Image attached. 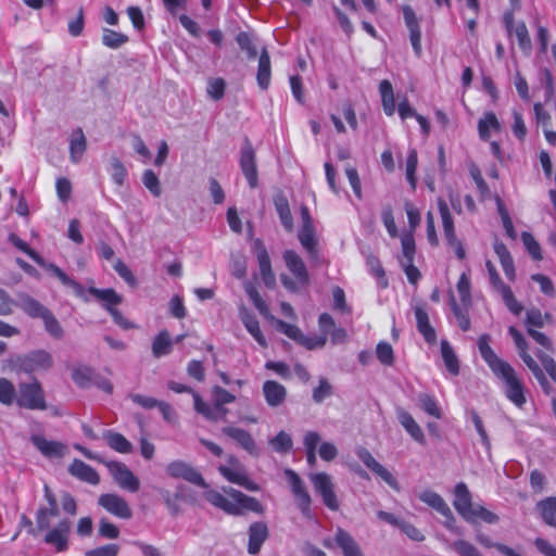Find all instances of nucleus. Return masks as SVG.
Wrapping results in <instances>:
<instances>
[{
  "label": "nucleus",
  "mask_w": 556,
  "mask_h": 556,
  "mask_svg": "<svg viewBox=\"0 0 556 556\" xmlns=\"http://www.w3.org/2000/svg\"><path fill=\"white\" fill-rule=\"evenodd\" d=\"M491 337L483 333L478 338V349L495 377L504 383L506 399L517 408H523L527 403V389L515 368L506 361L500 358L490 345Z\"/></svg>",
  "instance_id": "f257e3e1"
},
{
  "label": "nucleus",
  "mask_w": 556,
  "mask_h": 556,
  "mask_svg": "<svg viewBox=\"0 0 556 556\" xmlns=\"http://www.w3.org/2000/svg\"><path fill=\"white\" fill-rule=\"evenodd\" d=\"M205 498L213 506L231 516H242L249 511L263 516L266 510L257 498L231 486L225 488L224 494L215 490L207 491Z\"/></svg>",
  "instance_id": "f03ea898"
},
{
  "label": "nucleus",
  "mask_w": 556,
  "mask_h": 556,
  "mask_svg": "<svg viewBox=\"0 0 556 556\" xmlns=\"http://www.w3.org/2000/svg\"><path fill=\"white\" fill-rule=\"evenodd\" d=\"M9 241L20 251L28 255L36 264L40 267H43L50 274L55 276L63 286L71 288L77 298L87 301L86 290L78 281L71 278L63 269H61L58 265L53 263H46L45 260L40 256V254L31 249L29 244L21 239L16 233L11 232L8 237Z\"/></svg>",
  "instance_id": "7ed1b4c3"
},
{
  "label": "nucleus",
  "mask_w": 556,
  "mask_h": 556,
  "mask_svg": "<svg viewBox=\"0 0 556 556\" xmlns=\"http://www.w3.org/2000/svg\"><path fill=\"white\" fill-rule=\"evenodd\" d=\"M282 258L288 270L292 274L293 278L289 276H281L282 286L290 292H296L299 287H306L309 285V274L302 257L294 250H286Z\"/></svg>",
  "instance_id": "20e7f679"
},
{
  "label": "nucleus",
  "mask_w": 556,
  "mask_h": 556,
  "mask_svg": "<svg viewBox=\"0 0 556 556\" xmlns=\"http://www.w3.org/2000/svg\"><path fill=\"white\" fill-rule=\"evenodd\" d=\"M508 333L513 338L516 349L518 351V354L522 362L526 364V366L529 368V370L532 372L536 381L539 382L542 391L549 395L553 391V387L547 380L543 369L541 366L534 361V358L531 356L529 352V345L526 341L522 333L514 326H510L508 328Z\"/></svg>",
  "instance_id": "39448f33"
},
{
  "label": "nucleus",
  "mask_w": 556,
  "mask_h": 556,
  "mask_svg": "<svg viewBox=\"0 0 556 556\" xmlns=\"http://www.w3.org/2000/svg\"><path fill=\"white\" fill-rule=\"evenodd\" d=\"M16 406L28 410H46L48 403L42 384L36 378L29 382H20L17 386Z\"/></svg>",
  "instance_id": "423d86ee"
},
{
  "label": "nucleus",
  "mask_w": 556,
  "mask_h": 556,
  "mask_svg": "<svg viewBox=\"0 0 556 556\" xmlns=\"http://www.w3.org/2000/svg\"><path fill=\"white\" fill-rule=\"evenodd\" d=\"M9 363L15 371L33 374L50 369L53 365V359L49 352L35 350L27 354L14 355L10 358Z\"/></svg>",
  "instance_id": "0eeeda50"
},
{
  "label": "nucleus",
  "mask_w": 556,
  "mask_h": 556,
  "mask_svg": "<svg viewBox=\"0 0 556 556\" xmlns=\"http://www.w3.org/2000/svg\"><path fill=\"white\" fill-rule=\"evenodd\" d=\"M218 471L227 481L238 484L250 492H258L261 490L260 485L249 478L244 466L233 455L228 456V465L219 466Z\"/></svg>",
  "instance_id": "6e6552de"
},
{
  "label": "nucleus",
  "mask_w": 556,
  "mask_h": 556,
  "mask_svg": "<svg viewBox=\"0 0 556 556\" xmlns=\"http://www.w3.org/2000/svg\"><path fill=\"white\" fill-rule=\"evenodd\" d=\"M402 255L399 263L404 270L410 285H416L421 278L420 270L414 265L416 255V243L412 232L404 233L401 237Z\"/></svg>",
  "instance_id": "1a4fd4ad"
},
{
  "label": "nucleus",
  "mask_w": 556,
  "mask_h": 556,
  "mask_svg": "<svg viewBox=\"0 0 556 556\" xmlns=\"http://www.w3.org/2000/svg\"><path fill=\"white\" fill-rule=\"evenodd\" d=\"M285 476L290 484L291 492L294 496L298 508L302 516L306 519H313L312 497L301 477L292 469H286Z\"/></svg>",
  "instance_id": "9d476101"
},
{
  "label": "nucleus",
  "mask_w": 556,
  "mask_h": 556,
  "mask_svg": "<svg viewBox=\"0 0 556 556\" xmlns=\"http://www.w3.org/2000/svg\"><path fill=\"white\" fill-rule=\"evenodd\" d=\"M438 210L442 219L443 233L447 244L454 250L457 258L464 260L466 257V250L460 240L456 237L455 225L453 216L446 201L442 198L437 200Z\"/></svg>",
  "instance_id": "9b49d317"
},
{
  "label": "nucleus",
  "mask_w": 556,
  "mask_h": 556,
  "mask_svg": "<svg viewBox=\"0 0 556 556\" xmlns=\"http://www.w3.org/2000/svg\"><path fill=\"white\" fill-rule=\"evenodd\" d=\"M309 480L315 492L320 495L324 505L330 510L337 511L340 505L331 477L326 472H316L309 475Z\"/></svg>",
  "instance_id": "f8f14e48"
},
{
  "label": "nucleus",
  "mask_w": 556,
  "mask_h": 556,
  "mask_svg": "<svg viewBox=\"0 0 556 556\" xmlns=\"http://www.w3.org/2000/svg\"><path fill=\"white\" fill-rule=\"evenodd\" d=\"M503 23L506 28L508 36L515 35L518 41L519 48L525 53H530L532 49L531 38L523 21L515 22V15L513 11H505L503 14Z\"/></svg>",
  "instance_id": "ddd939ff"
},
{
  "label": "nucleus",
  "mask_w": 556,
  "mask_h": 556,
  "mask_svg": "<svg viewBox=\"0 0 556 556\" xmlns=\"http://www.w3.org/2000/svg\"><path fill=\"white\" fill-rule=\"evenodd\" d=\"M240 168L250 188H256L258 185V175L255 161V151L248 137L244 138V143L241 149Z\"/></svg>",
  "instance_id": "4468645a"
},
{
  "label": "nucleus",
  "mask_w": 556,
  "mask_h": 556,
  "mask_svg": "<svg viewBox=\"0 0 556 556\" xmlns=\"http://www.w3.org/2000/svg\"><path fill=\"white\" fill-rule=\"evenodd\" d=\"M166 472L169 477L184 479L197 486L206 488L207 484L203 476L190 464L182 460H174L166 466Z\"/></svg>",
  "instance_id": "2eb2a0df"
},
{
  "label": "nucleus",
  "mask_w": 556,
  "mask_h": 556,
  "mask_svg": "<svg viewBox=\"0 0 556 556\" xmlns=\"http://www.w3.org/2000/svg\"><path fill=\"white\" fill-rule=\"evenodd\" d=\"M105 465L116 483L122 489L129 492H137L140 489L139 479L124 463L112 460L105 463Z\"/></svg>",
  "instance_id": "dca6fc26"
},
{
  "label": "nucleus",
  "mask_w": 556,
  "mask_h": 556,
  "mask_svg": "<svg viewBox=\"0 0 556 556\" xmlns=\"http://www.w3.org/2000/svg\"><path fill=\"white\" fill-rule=\"evenodd\" d=\"M98 504L109 514L124 520L132 517V511L125 498L115 493H104L98 498Z\"/></svg>",
  "instance_id": "f3484780"
},
{
  "label": "nucleus",
  "mask_w": 556,
  "mask_h": 556,
  "mask_svg": "<svg viewBox=\"0 0 556 556\" xmlns=\"http://www.w3.org/2000/svg\"><path fill=\"white\" fill-rule=\"evenodd\" d=\"M356 454L357 457L369 470H371L375 475L380 477L391 489H393L394 491H400V484L395 477L379 462H377L367 448L359 447Z\"/></svg>",
  "instance_id": "a211bd4d"
},
{
  "label": "nucleus",
  "mask_w": 556,
  "mask_h": 556,
  "mask_svg": "<svg viewBox=\"0 0 556 556\" xmlns=\"http://www.w3.org/2000/svg\"><path fill=\"white\" fill-rule=\"evenodd\" d=\"M71 531V521L66 518L61 519L56 527L48 529L43 542L54 546L55 551L61 553L68 548V535Z\"/></svg>",
  "instance_id": "6ab92c4d"
},
{
  "label": "nucleus",
  "mask_w": 556,
  "mask_h": 556,
  "mask_svg": "<svg viewBox=\"0 0 556 556\" xmlns=\"http://www.w3.org/2000/svg\"><path fill=\"white\" fill-rule=\"evenodd\" d=\"M489 279L492 288L502 295L503 302L509 312L516 316L520 315L523 311V306L515 298L511 288L504 283L497 270L489 274Z\"/></svg>",
  "instance_id": "aec40b11"
},
{
  "label": "nucleus",
  "mask_w": 556,
  "mask_h": 556,
  "mask_svg": "<svg viewBox=\"0 0 556 556\" xmlns=\"http://www.w3.org/2000/svg\"><path fill=\"white\" fill-rule=\"evenodd\" d=\"M253 249L256 254L260 274L263 282L266 287L273 288L276 283V278L271 268V262L268 251L261 239L254 240Z\"/></svg>",
  "instance_id": "412c9836"
},
{
  "label": "nucleus",
  "mask_w": 556,
  "mask_h": 556,
  "mask_svg": "<svg viewBox=\"0 0 556 556\" xmlns=\"http://www.w3.org/2000/svg\"><path fill=\"white\" fill-rule=\"evenodd\" d=\"M269 538V529L265 521H254L248 529V553L256 555L261 552L263 544Z\"/></svg>",
  "instance_id": "4be33fe9"
},
{
  "label": "nucleus",
  "mask_w": 556,
  "mask_h": 556,
  "mask_svg": "<svg viewBox=\"0 0 556 556\" xmlns=\"http://www.w3.org/2000/svg\"><path fill=\"white\" fill-rule=\"evenodd\" d=\"M405 25L409 31V40L417 56L421 54V29L415 11L408 4L402 7Z\"/></svg>",
  "instance_id": "5701e85b"
},
{
  "label": "nucleus",
  "mask_w": 556,
  "mask_h": 556,
  "mask_svg": "<svg viewBox=\"0 0 556 556\" xmlns=\"http://www.w3.org/2000/svg\"><path fill=\"white\" fill-rule=\"evenodd\" d=\"M419 500L424 503H426L427 505H429L430 507H432L433 509H435L438 513H440L442 516H444L446 518V522H445V526L447 529L450 530H454V523H455V518L452 514V510L450 509L448 505L445 503V501L443 500V497L433 492V491H430V490H427V491H424L422 493H420L419 495Z\"/></svg>",
  "instance_id": "b1692460"
},
{
  "label": "nucleus",
  "mask_w": 556,
  "mask_h": 556,
  "mask_svg": "<svg viewBox=\"0 0 556 556\" xmlns=\"http://www.w3.org/2000/svg\"><path fill=\"white\" fill-rule=\"evenodd\" d=\"M223 433L235 440L241 448L247 451L251 456L258 457L260 450L251 433L238 427H224Z\"/></svg>",
  "instance_id": "393cba45"
},
{
  "label": "nucleus",
  "mask_w": 556,
  "mask_h": 556,
  "mask_svg": "<svg viewBox=\"0 0 556 556\" xmlns=\"http://www.w3.org/2000/svg\"><path fill=\"white\" fill-rule=\"evenodd\" d=\"M298 239L306 251L309 261L314 264H318L320 261V253L315 226L301 227L298 232Z\"/></svg>",
  "instance_id": "a878e982"
},
{
  "label": "nucleus",
  "mask_w": 556,
  "mask_h": 556,
  "mask_svg": "<svg viewBox=\"0 0 556 556\" xmlns=\"http://www.w3.org/2000/svg\"><path fill=\"white\" fill-rule=\"evenodd\" d=\"M263 395L269 407L281 406L287 399V389L276 380H266L263 383Z\"/></svg>",
  "instance_id": "bb28decb"
},
{
  "label": "nucleus",
  "mask_w": 556,
  "mask_h": 556,
  "mask_svg": "<svg viewBox=\"0 0 556 556\" xmlns=\"http://www.w3.org/2000/svg\"><path fill=\"white\" fill-rule=\"evenodd\" d=\"M36 448L48 458H61L64 456L66 446L58 441H49L45 437L35 434L30 438Z\"/></svg>",
  "instance_id": "cd10ccee"
},
{
  "label": "nucleus",
  "mask_w": 556,
  "mask_h": 556,
  "mask_svg": "<svg viewBox=\"0 0 556 556\" xmlns=\"http://www.w3.org/2000/svg\"><path fill=\"white\" fill-rule=\"evenodd\" d=\"M68 472L80 481L97 485L100 482L99 473L90 465L75 458L68 466Z\"/></svg>",
  "instance_id": "c85d7f7f"
},
{
  "label": "nucleus",
  "mask_w": 556,
  "mask_h": 556,
  "mask_svg": "<svg viewBox=\"0 0 556 556\" xmlns=\"http://www.w3.org/2000/svg\"><path fill=\"white\" fill-rule=\"evenodd\" d=\"M455 498L453 505L456 511L465 519L469 518L471 509L473 508L471 502V494L464 482H459L455 485L454 490Z\"/></svg>",
  "instance_id": "c756f323"
},
{
  "label": "nucleus",
  "mask_w": 556,
  "mask_h": 556,
  "mask_svg": "<svg viewBox=\"0 0 556 556\" xmlns=\"http://www.w3.org/2000/svg\"><path fill=\"white\" fill-rule=\"evenodd\" d=\"M416 325L424 340L430 344H437L438 338L435 329L431 326L428 313L420 306L415 308Z\"/></svg>",
  "instance_id": "7c9ffc66"
},
{
  "label": "nucleus",
  "mask_w": 556,
  "mask_h": 556,
  "mask_svg": "<svg viewBox=\"0 0 556 556\" xmlns=\"http://www.w3.org/2000/svg\"><path fill=\"white\" fill-rule=\"evenodd\" d=\"M271 80V64L270 55L266 48L261 50L258 56V66L256 73V81L262 90H267L270 86Z\"/></svg>",
  "instance_id": "2f4dec72"
},
{
  "label": "nucleus",
  "mask_w": 556,
  "mask_h": 556,
  "mask_svg": "<svg viewBox=\"0 0 556 556\" xmlns=\"http://www.w3.org/2000/svg\"><path fill=\"white\" fill-rule=\"evenodd\" d=\"M28 317L42 319L50 309L28 294L20 295L15 303Z\"/></svg>",
  "instance_id": "473e14b6"
},
{
  "label": "nucleus",
  "mask_w": 556,
  "mask_h": 556,
  "mask_svg": "<svg viewBox=\"0 0 556 556\" xmlns=\"http://www.w3.org/2000/svg\"><path fill=\"white\" fill-rule=\"evenodd\" d=\"M397 419L407 433L419 444H426L425 434L414 417L404 409L397 410Z\"/></svg>",
  "instance_id": "72a5a7b5"
},
{
  "label": "nucleus",
  "mask_w": 556,
  "mask_h": 556,
  "mask_svg": "<svg viewBox=\"0 0 556 556\" xmlns=\"http://www.w3.org/2000/svg\"><path fill=\"white\" fill-rule=\"evenodd\" d=\"M334 541L337 545L342 549L344 556H364L358 544L344 529H337Z\"/></svg>",
  "instance_id": "f704fd0d"
},
{
  "label": "nucleus",
  "mask_w": 556,
  "mask_h": 556,
  "mask_svg": "<svg viewBox=\"0 0 556 556\" xmlns=\"http://www.w3.org/2000/svg\"><path fill=\"white\" fill-rule=\"evenodd\" d=\"M88 292L103 302V307L109 314L123 301L122 296L112 288L98 289L96 287H89Z\"/></svg>",
  "instance_id": "c9c22d12"
},
{
  "label": "nucleus",
  "mask_w": 556,
  "mask_h": 556,
  "mask_svg": "<svg viewBox=\"0 0 556 556\" xmlns=\"http://www.w3.org/2000/svg\"><path fill=\"white\" fill-rule=\"evenodd\" d=\"M211 395L215 409L219 416L225 417L228 410L224 408V405L233 403L236 401V396L219 386H214L212 388Z\"/></svg>",
  "instance_id": "e433bc0d"
},
{
  "label": "nucleus",
  "mask_w": 556,
  "mask_h": 556,
  "mask_svg": "<svg viewBox=\"0 0 556 556\" xmlns=\"http://www.w3.org/2000/svg\"><path fill=\"white\" fill-rule=\"evenodd\" d=\"M87 148L83 129H75L70 139V157L73 163H78Z\"/></svg>",
  "instance_id": "4c0bfd02"
},
{
  "label": "nucleus",
  "mask_w": 556,
  "mask_h": 556,
  "mask_svg": "<svg viewBox=\"0 0 556 556\" xmlns=\"http://www.w3.org/2000/svg\"><path fill=\"white\" fill-rule=\"evenodd\" d=\"M379 92L384 114L388 116L394 115L396 105L392 84L388 79L381 80L379 84Z\"/></svg>",
  "instance_id": "58836bf2"
},
{
  "label": "nucleus",
  "mask_w": 556,
  "mask_h": 556,
  "mask_svg": "<svg viewBox=\"0 0 556 556\" xmlns=\"http://www.w3.org/2000/svg\"><path fill=\"white\" fill-rule=\"evenodd\" d=\"M491 130L496 132L501 131V124L495 113L486 112L478 122L479 137L484 141L489 140L491 137Z\"/></svg>",
  "instance_id": "ea45409f"
},
{
  "label": "nucleus",
  "mask_w": 556,
  "mask_h": 556,
  "mask_svg": "<svg viewBox=\"0 0 556 556\" xmlns=\"http://www.w3.org/2000/svg\"><path fill=\"white\" fill-rule=\"evenodd\" d=\"M173 350V341L167 330L160 331L152 342V354L154 357L160 358L168 355Z\"/></svg>",
  "instance_id": "a19ab883"
},
{
  "label": "nucleus",
  "mask_w": 556,
  "mask_h": 556,
  "mask_svg": "<svg viewBox=\"0 0 556 556\" xmlns=\"http://www.w3.org/2000/svg\"><path fill=\"white\" fill-rule=\"evenodd\" d=\"M536 507L543 521L547 526L556 528V497H546L540 501Z\"/></svg>",
  "instance_id": "79ce46f5"
},
{
  "label": "nucleus",
  "mask_w": 556,
  "mask_h": 556,
  "mask_svg": "<svg viewBox=\"0 0 556 556\" xmlns=\"http://www.w3.org/2000/svg\"><path fill=\"white\" fill-rule=\"evenodd\" d=\"M274 203L283 228L291 232L293 230V217L288 199L285 195H278L275 198Z\"/></svg>",
  "instance_id": "37998d69"
},
{
  "label": "nucleus",
  "mask_w": 556,
  "mask_h": 556,
  "mask_svg": "<svg viewBox=\"0 0 556 556\" xmlns=\"http://www.w3.org/2000/svg\"><path fill=\"white\" fill-rule=\"evenodd\" d=\"M104 439L108 445L118 453L128 454L132 451L131 443L123 434L118 432L108 430L104 433Z\"/></svg>",
  "instance_id": "c03bdc74"
},
{
  "label": "nucleus",
  "mask_w": 556,
  "mask_h": 556,
  "mask_svg": "<svg viewBox=\"0 0 556 556\" xmlns=\"http://www.w3.org/2000/svg\"><path fill=\"white\" fill-rule=\"evenodd\" d=\"M441 355L447 371L453 376H457L459 374V362L447 340L441 341Z\"/></svg>",
  "instance_id": "a18cd8bd"
},
{
  "label": "nucleus",
  "mask_w": 556,
  "mask_h": 556,
  "mask_svg": "<svg viewBox=\"0 0 556 556\" xmlns=\"http://www.w3.org/2000/svg\"><path fill=\"white\" fill-rule=\"evenodd\" d=\"M450 306L457 320L458 327L463 331H468L471 327L470 317L468 313L469 307L462 308V306L456 302V299L452 291L450 292Z\"/></svg>",
  "instance_id": "49530a36"
},
{
  "label": "nucleus",
  "mask_w": 556,
  "mask_h": 556,
  "mask_svg": "<svg viewBox=\"0 0 556 556\" xmlns=\"http://www.w3.org/2000/svg\"><path fill=\"white\" fill-rule=\"evenodd\" d=\"M321 438L316 431H307L304 435L303 444L305 447L306 460L311 466L316 464V450Z\"/></svg>",
  "instance_id": "de8ad7c7"
},
{
  "label": "nucleus",
  "mask_w": 556,
  "mask_h": 556,
  "mask_svg": "<svg viewBox=\"0 0 556 556\" xmlns=\"http://www.w3.org/2000/svg\"><path fill=\"white\" fill-rule=\"evenodd\" d=\"M17 389L13 382L7 378H0V403L5 406L16 404Z\"/></svg>",
  "instance_id": "09e8293b"
},
{
  "label": "nucleus",
  "mask_w": 556,
  "mask_h": 556,
  "mask_svg": "<svg viewBox=\"0 0 556 556\" xmlns=\"http://www.w3.org/2000/svg\"><path fill=\"white\" fill-rule=\"evenodd\" d=\"M456 288H457L463 307H470L471 303H472L471 283H470L469 276L466 273H463L459 276Z\"/></svg>",
  "instance_id": "8fccbe9b"
},
{
  "label": "nucleus",
  "mask_w": 556,
  "mask_h": 556,
  "mask_svg": "<svg viewBox=\"0 0 556 556\" xmlns=\"http://www.w3.org/2000/svg\"><path fill=\"white\" fill-rule=\"evenodd\" d=\"M242 321L250 332V334L255 339V341L263 348L267 346L266 339L261 330L260 323L257 318L253 315H247L242 318Z\"/></svg>",
  "instance_id": "3c124183"
},
{
  "label": "nucleus",
  "mask_w": 556,
  "mask_h": 556,
  "mask_svg": "<svg viewBox=\"0 0 556 556\" xmlns=\"http://www.w3.org/2000/svg\"><path fill=\"white\" fill-rule=\"evenodd\" d=\"M367 266L369 268V273L379 279V285L382 289L388 288L389 281L386 277V270L379 260L376 255H369L367 257Z\"/></svg>",
  "instance_id": "603ef678"
},
{
  "label": "nucleus",
  "mask_w": 556,
  "mask_h": 556,
  "mask_svg": "<svg viewBox=\"0 0 556 556\" xmlns=\"http://www.w3.org/2000/svg\"><path fill=\"white\" fill-rule=\"evenodd\" d=\"M128 41V36L115 31L110 28H104L102 34V43L110 49H117Z\"/></svg>",
  "instance_id": "864d4df0"
},
{
  "label": "nucleus",
  "mask_w": 556,
  "mask_h": 556,
  "mask_svg": "<svg viewBox=\"0 0 556 556\" xmlns=\"http://www.w3.org/2000/svg\"><path fill=\"white\" fill-rule=\"evenodd\" d=\"M192 397L194 403V409L197 413L201 414L208 420H216L218 418L219 414L215 409V406L213 405L212 407L206 402H204L197 391H194Z\"/></svg>",
  "instance_id": "5fc2aeb1"
},
{
  "label": "nucleus",
  "mask_w": 556,
  "mask_h": 556,
  "mask_svg": "<svg viewBox=\"0 0 556 556\" xmlns=\"http://www.w3.org/2000/svg\"><path fill=\"white\" fill-rule=\"evenodd\" d=\"M419 406L429 416H432L437 419H440L442 417L441 409L438 406L437 400L433 395L427 393L420 394Z\"/></svg>",
  "instance_id": "6e6d98bb"
},
{
  "label": "nucleus",
  "mask_w": 556,
  "mask_h": 556,
  "mask_svg": "<svg viewBox=\"0 0 556 556\" xmlns=\"http://www.w3.org/2000/svg\"><path fill=\"white\" fill-rule=\"evenodd\" d=\"M269 444L276 452L281 454L290 452L293 446L290 434L285 431H279L273 439H270Z\"/></svg>",
  "instance_id": "4d7b16f0"
},
{
  "label": "nucleus",
  "mask_w": 556,
  "mask_h": 556,
  "mask_svg": "<svg viewBox=\"0 0 556 556\" xmlns=\"http://www.w3.org/2000/svg\"><path fill=\"white\" fill-rule=\"evenodd\" d=\"M45 325L46 331L54 339H62L64 336V330L60 324V321L56 319V317L53 315L51 311L46 313L43 318L41 319Z\"/></svg>",
  "instance_id": "13d9d810"
},
{
  "label": "nucleus",
  "mask_w": 556,
  "mask_h": 556,
  "mask_svg": "<svg viewBox=\"0 0 556 556\" xmlns=\"http://www.w3.org/2000/svg\"><path fill=\"white\" fill-rule=\"evenodd\" d=\"M417 165H418L417 151L415 149H410L408 151L407 157H406V179L413 190H415L416 182H417V178H416Z\"/></svg>",
  "instance_id": "bf43d9fd"
},
{
  "label": "nucleus",
  "mask_w": 556,
  "mask_h": 556,
  "mask_svg": "<svg viewBox=\"0 0 556 556\" xmlns=\"http://www.w3.org/2000/svg\"><path fill=\"white\" fill-rule=\"evenodd\" d=\"M236 41L241 48V50L247 52L248 59L253 60L257 55V49L254 45L252 36L247 31H240L237 37Z\"/></svg>",
  "instance_id": "052dcab7"
},
{
  "label": "nucleus",
  "mask_w": 556,
  "mask_h": 556,
  "mask_svg": "<svg viewBox=\"0 0 556 556\" xmlns=\"http://www.w3.org/2000/svg\"><path fill=\"white\" fill-rule=\"evenodd\" d=\"M376 355L378 361L384 366L394 364V352L390 343L381 341L376 346Z\"/></svg>",
  "instance_id": "680f3d73"
},
{
  "label": "nucleus",
  "mask_w": 556,
  "mask_h": 556,
  "mask_svg": "<svg viewBox=\"0 0 556 556\" xmlns=\"http://www.w3.org/2000/svg\"><path fill=\"white\" fill-rule=\"evenodd\" d=\"M332 395V387L327 378H320L318 386L313 390V401L316 404L323 403L326 399Z\"/></svg>",
  "instance_id": "e2e57ef3"
},
{
  "label": "nucleus",
  "mask_w": 556,
  "mask_h": 556,
  "mask_svg": "<svg viewBox=\"0 0 556 556\" xmlns=\"http://www.w3.org/2000/svg\"><path fill=\"white\" fill-rule=\"evenodd\" d=\"M119 529L106 518H101L98 525V535L102 539L115 540L119 536Z\"/></svg>",
  "instance_id": "0e129e2a"
},
{
  "label": "nucleus",
  "mask_w": 556,
  "mask_h": 556,
  "mask_svg": "<svg viewBox=\"0 0 556 556\" xmlns=\"http://www.w3.org/2000/svg\"><path fill=\"white\" fill-rule=\"evenodd\" d=\"M127 177V169L124 164L117 159L112 157L111 160V178L113 182L121 187L124 185Z\"/></svg>",
  "instance_id": "69168bd1"
},
{
  "label": "nucleus",
  "mask_w": 556,
  "mask_h": 556,
  "mask_svg": "<svg viewBox=\"0 0 556 556\" xmlns=\"http://www.w3.org/2000/svg\"><path fill=\"white\" fill-rule=\"evenodd\" d=\"M535 355L551 379L556 383V362L554 358L551 356V354L544 351H535Z\"/></svg>",
  "instance_id": "338daca9"
},
{
  "label": "nucleus",
  "mask_w": 556,
  "mask_h": 556,
  "mask_svg": "<svg viewBox=\"0 0 556 556\" xmlns=\"http://www.w3.org/2000/svg\"><path fill=\"white\" fill-rule=\"evenodd\" d=\"M119 546L115 543L101 545L85 552V556H118Z\"/></svg>",
  "instance_id": "774afa93"
}]
</instances>
